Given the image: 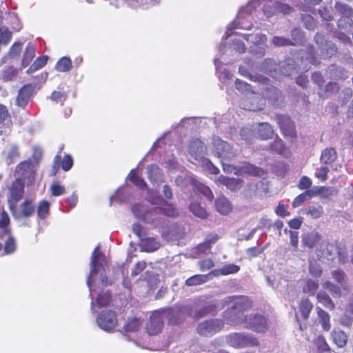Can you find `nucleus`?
Masks as SVG:
<instances>
[{"label":"nucleus","instance_id":"1","mask_svg":"<svg viewBox=\"0 0 353 353\" xmlns=\"http://www.w3.org/2000/svg\"><path fill=\"white\" fill-rule=\"evenodd\" d=\"M233 299L234 303L225 312L224 319L227 323L240 324L243 312L252 308L253 302L246 296H234Z\"/></svg>","mask_w":353,"mask_h":353},{"label":"nucleus","instance_id":"19","mask_svg":"<svg viewBox=\"0 0 353 353\" xmlns=\"http://www.w3.org/2000/svg\"><path fill=\"white\" fill-rule=\"evenodd\" d=\"M19 70L12 65L6 66L0 74V79L3 82L15 81L19 75Z\"/></svg>","mask_w":353,"mask_h":353},{"label":"nucleus","instance_id":"58","mask_svg":"<svg viewBox=\"0 0 353 353\" xmlns=\"http://www.w3.org/2000/svg\"><path fill=\"white\" fill-rule=\"evenodd\" d=\"M146 266L145 261H137L132 270L131 276H135L139 275L145 269Z\"/></svg>","mask_w":353,"mask_h":353},{"label":"nucleus","instance_id":"36","mask_svg":"<svg viewBox=\"0 0 353 353\" xmlns=\"http://www.w3.org/2000/svg\"><path fill=\"white\" fill-rule=\"evenodd\" d=\"M142 248L148 252H154L159 248V243L153 237L144 238L141 240Z\"/></svg>","mask_w":353,"mask_h":353},{"label":"nucleus","instance_id":"13","mask_svg":"<svg viewBox=\"0 0 353 353\" xmlns=\"http://www.w3.org/2000/svg\"><path fill=\"white\" fill-rule=\"evenodd\" d=\"M146 170L148 179L152 184L159 185L164 181L163 172L157 165H148Z\"/></svg>","mask_w":353,"mask_h":353},{"label":"nucleus","instance_id":"11","mask_svg":"<svg viewBox=\"0 0 353 353\" xmlns=\"http://www.w3.org/2000/svg\"><path fill=\"white\" fill-rule=\"evenodd\" d=\"M205 149L203 142L199 139H195L190 142L188 152L195 160L199 161L203 158Z\"/></svg>","mask_w":353,"mask_h":353},{"label":"nucleus","instance_id":"8","mask_svg":"<svg viewBox=\"0 0 353 353\" xmlns=\"http://www.w3.org/2000/svg\"><path fill=\"white\" fill-rule=\"evenodd\" d=\"M105 261L104 254L98 250V247H97L92 254V260H91V270L90 272V275L87 279V285L90 288V295L92 297V279L91 277L97 274L103 268L102 262Z\"/></svg>","mask_w":353,"mask_h":353},{"label":"nucleus","instance_id":"60","mask_svg":"<svg viewBox=\"0 0 353 353\" xmlns=\"http://www.w3.org/2000/svg\"><path fill=\"white\" fill-rule=\"evenodd\" d=\"M312 181L310 179V178H309L307 176H303L300 179L297 186H298L299 189H300V190H307L308 188H310L312 186Z\"/></svg>","mask_w":353,"mask_h":353},{"label":"nucleus","instance_id":"17","mask_svg":"<svg viewBox=\"0 0 353 353\" xmlns=\"http://www.w3.org/2000/svg\"><path fill=\"white\" fill-rule=\"evenodd\" d=\"M54 163L53 168L55 170L54 174H55L59 167V163L63 171H69L73 165V159L70 154H65L63 159L61 161V157L59 155H56Z\"/></svg>","mask_w":353,"mask_h":353},{"label":"nucleus","instance_id":"3","mask_svg":"<svg viewBox=\"0 0 353 353\" xmlns=\"http://www.w3.org/2000/svg\"><path fill=\"white\" fill-rule=\"evenodd\" d=\"M334 8L341 15L337 22L339 28L347 32L351 31L353 28V9L341 1H336Z\"/></svg>","mask_w":353,"mask_h":353},{"label":"nucleus","instance_id":"61","mask_svg":"<svg viewBox=\"0 0 353 353\" xmlns=\"http://www.w3.org/2000/svg\"><path fill=\"white\" fill-rule=\"evenodd\" d=\"M16 245L14 239L10 236L9 237L5 243L4 245V252L6 254H11L15 251Z\"/></svg>","mask_w":353,"mask_h":353},{"label":"nucleus","instance_id":"46","mask_svg":"<svg viewBox=\"0 0 353 353\" xmlns=\"http://www.w3.org/2000/svg\"><path fill=\"white\" fill-rule=\"evenodd\" d=\"M332 336L338 347H343L346 345L347 336L345 332H332Z\"/></svg>","mask_w":353,"mask_h":353},{"label":"nucleus","instance_id":"45","mask_svg":"<svg viewBox=\"0 0 353 353\" xmlns=\"http://www.w3.org/2000/svg\"><path fill=\"white\" fill-rule=\"evenodd\" d=\"M305 213L312 219H319L323 214V208L320 205H309L305 208Z\"/></svg>","mask_w":353,"mask_h":353},{"label":"nucleus","instance_id":"50","mask_svg":"<svg viewBox=\"0 0 353 353\" xmlns=\"http://www.w3.org/2000/svg\"><path fill=\"white\" fill-rule=\"evenodd\" d=\"M241 170L243 173L253 176L259 175L261 171L259 168L250 163L242 166Z\"/></svg>","mask_w":353,"mask_h":353},{"label":"nucleus","instance_id":"63","mask_svg":"<svg viewBox=\"0 0 353 353\" xmlns=\"http://www.w3.org/2000/svg\"><path fill=\"white\" fill-rule=\"evenodd\" d=\"M312 80L314 84L321 88L325 83L324 77L321 72H314L312 74Z\"/></svg>","mask_w":353,"mask_h":353},{"label":"nucleus","instance_id":"40","mask_svg":"<svg viewBox=\"0 0 353 353\" xmlns=\"http://www.w3.org/2000/svg\"><path fill=\"white\" fill-rule=\"evenodd\" d=\"M111 300L112 295L109 290L105 292L101 291L96 298V303L100 307H105L110 304Z\"/></svg>","mask_w":353,"mask_h":353},{"label":"nucleus","instance_id":"22","mask_svg":"<svg viewBox=\"0 0 353 353\" xmlns=\"http://www.w3.org/2000/svg\"><path fill=\"white\" fill-rule=\"evenodd\" d=\"M257 134L262 140L270 139L274 136V130L272 125L266 122L260 123L257 128Z\"/></svg>","mask_w":353,"mask_h":353},{"label":"nucleus","instance_id":"59","mask_svg":"<svg viewBox=\"0 0 353 353\" xmlns=\"http://www.w3.org/2000/svg\"><path fill=\"white\" fill-rule=\"evenodd\" d=\"M291 40L292 42H294L292 46H296L298 43L302 41L303 33L299 28H295L291 30Z\"/></svg>","mask_w":353,"mask_h":353},{"label":"nucleus","instance_id":"23","mask_svg":"<svg viewBox=\"0 0 353 353\" xmlns=\"http://www.w3.org/2000/svg\"><path fill=\"white\" fill-rule=\"evenodd\" d=\"M215 206L217 211L222 214H228L232 210L231 203L223 195L219 196L216 199Z\"/></svg>","mask_w":353,"mask_h":353},{"label":"nucleus","instance_id":"4","mask_svg":"<svg viewBox=\"0 0 353 353\" xmlns=\"http://www.w3.org/2000/svg\"><path fill=\"white\" fill-rule=\"evenodd\" d=\"M325 246V248L321 252L322 255L330 257L332 256L336 252L338 255L339 263L344 264L347 261L348 253L343 242L336 241L334 243H326Z\"/></svg>","mask_w":353,"mask_h":353},{"label":"nucleus","instance_id":"16","mask_svg":"<svg viewBox=\"0 0 353 353\" xmlns=\"http://www.w3.org/2000/svg\"><path fill=\"white\" fill-rule=\"evenodd\" d=\"M224 323L220 319L207 320L199 325V331H220L223 327Z\"/></svg>","mask_w":353,"mask_h":353},{"label":"nucleus","instance_id":"15","mask_svg":"<svg viewBox=\"0 0 353 353\" xmlns=\"http://www.w3.org/2000/svg\"><path fill=\"white\" fill-rule=\"evenodd\" d=\"M234 344L236 347H246L259 345L258 340L254 337L241 336L235 332L233 335Z\"/></svg>","mask_w":353,"mask_h":353},{"label":"nucleus","instance_id":"25","mask_svg":"<svg viewBox=\"0 0 353 353\" xmlns=\"http://www.w3.org/2000/svg\"><path fill=\"white\" fill-rule=\"evenodd\" d=\"M36 48L32 43H28L26 47L21 60V66L26 68L30 65L35 57Z\"/></svg>","mask_w":353,"mask_h":353},{"label":"nucleus","instance_id":"5","mask_svg":"<svg viewBox=\"0 0 353 353\" xmlns=\"http://www.w3.org/2000/svg\"><path fill=\"white\" fill-rule=\"evenodd\" d=\"M96 321L98 326L104 331H111L118 324L117 314L111 310L101 311Z\"/></svg>","mask_w":353,"mask_h":353},{"label":"nucleus","instance_id":"2","mask_svg":"<svg viewBox=\"0 0 353 353\" xmlns=\"http://www.w3.org/2000/svg\"><path fill=\"white\" fill-rule=\"evenodd\" d=\"M168 314V323L172 325H179L183 321V314L179 310L174 308L162 309L152 312L150 318V327L152 331H161L164 326L163 315Z\"/></svg>","mask_w":353,"mask_h":353},{"label":"nucleus","instance_id":"28","mask_svg":"<svg viewBox=\"0 0 353 353\" xmlns=\"http://www.w3.org/2000/svg\"><path fill=\"white\" fill-rule=\"evenodd\" d=\"M129 181L140 190H144L148 188V185L144 179L139 176L137 170H130L128 174Z\"/></svg>","mask_w":353,"mask_h":353},{"label":"nucleus","instance_id":"30","mask_svg":"<svg viewBox=\"0 0 353 353\" xmlns=\"http://www.w3.org/2000/svg\"><path fill=\"white\" fill-rule=\"evenodd\" d=\"M337 158V152L333 148H327L321 152L320 161L323 164H331Z\"/></svg>","mask_w":353,"mask_h":353},{"label":"nucleus","instance_id":"20","mask_svg":"<svg viewBox=\"0 0 353 353\" xmlns=\"http://www.w3.org/2000/svg\"><path fill=\"white\" fill-rule=\"evenodd\" d=\"M240 270V267L233 263H228L224 265L221 268L215 269L212 270L209 274H212L214 276H219L221 275H228L236 274Z\"/></svg>","mask_w":353,"mask_h":353},{"label":"nucleus","instance_id":"43","mask_svg":"<svg viewBox=\"0 0 353 353\" xmlns=\"http://www.w3.org/2000/svg\"><path fill=\"white\" fill-rule=\"evenodd\" d=\"M50 211V203L46 200L41 201L37 207V216L41 219H46Z\"/></svg>","mask_w":353,"mask_h":353},{"label":"nucleus","instance_id":"38","mask_svg":"<svg viewBox=\"0 0 353 353\" xmlns=\"http://www.w3.org/2000/svg\"><path fill=\"white\" fill-rule=\"evenodd\" d=\"M194 192L199 193L205 196L208 200L212 201L214 195L210 188L201 182L194 183Z\"/></svg>","mask_w":353,"mask_h":353},{"label":"nucleus","instance_id":"21","mask_svg":"<svg viewBox=\"0 0 353 353\" xmlns=\"http://www.w3.org/2000/svg\"><path fill=\"white\" fill-rule=\"evenodd\" d=\"M262 94L264 98L273 103L277 102L282 96L281 92L273 85L266 86L263 89Z\"/></svg>","mask_w":353,"mask_h":353},{"label":"nucleus","instance_id":"33","mask_svg":"<svg viewBox=\"0 0 353 353\" xmlns=\"http://www.w3.org/2000/svg\"><path fill=\"white\" fill-rule=\"evenodd\" d=\"M269 147L272 152L281 155L284 154L287 150L283 141L278 135L276 136L274 141L270 144Z\"/></svg>","mask_w":353,"mask_h":353},{"label":"nucleus","instance_id":"39","mask_svg":"<svg viewBox=\"0 0 353 353\" xmlns=\"http://www.w3.org/2000/svg\"><path fill=\"white\" fill-rule=\"evenodd\" d=\"M143 319L141 318L131 317L128 318L126 324L124 325V331H138L142 325Z\"/></svg>","mask_w":353,"mask_h":353},{"label":"nucleus","instance_id":"37","mask_svg":"<svg viewBox=\"0 0 353 353\" xmlns=\"http://www.w3.org/2000/svg\"><path fill=\"white\" fill-rule=\"evenodd\" d=\"M48 60V57L46 55L38 57L32 64L28 68L26 72L28 74H31L42 68L47 64Z\"/></svg>","mask_w":353,"mask_h":353},{"label":"nucleus","instance_id":"10","mask_svg":"<svg viewBox=\"0 0 353 353\" xmlns=\"http://www.w3.org/2000/svg\"><path fill=\"white\" fill-rule=\"evenodd\" d=\"M36 206L34 201L31 199H26L20 204L19 212L16 210L11 212L16 219H28L34 214Z\"/></svg>","mask_w":353,"mask_h":353},{"label":"nucleus","instance_id":"55","mask_svg":"<svg viewBox=\"0 0 353 353\" xmlns=\"http://www.w3.org/2000/svg\"><path fill=\"white\" fill-rule=\"evenodd\" d=\"M316 349L319 353L330 351V347L323 337L319 336L316 341Z\"/></svg>","mask_w":353,"mask_h":353},{"label":"nucleus","instance_id":"42","mask_svg":"<svg viewBox=\"0 0 353 353\" xmlns=\"http://www.w3.org/2000/svg\"><path fill=\"white\" fill-rule=\"evenodd\" d=\"M72 61L70 58L63 57L55 65V69L59 72H68L72 68Z\"/></svg>","mask_w":353,"mask_h":353},{"label":"nucleus","instance_id":"62","mask_svg":"<svg viewBox=\"0 0 353 353\" xmlns=\"http://www.w3.org/2000/svg\"><path fill=\"white\" fill-rule=\"evenodd\" d=\"M303 21L305 23V27L310 30H312L316 27V22L314 19L310 14H305L303 17Z\"/></svg>","mask_w":353,"mask_h":353},{"label":"nucleus","instance_id":"47","mask_svg":"<svg viewBox=\"0 0 353 353\" xmlns=\"http://www.w3.org/2000/svg\"><path fill=\"white\" fill-rule=\"evenodd\" d=\"M317 194L324 198H330L338 194V190L333 187L321 186L317 190Z\"/></svg>","mask_w":353,"mask_h":353},{"label":"nucleus","instance_id":"29","mask_svg":"<svg viewBox=\"0 0 353 353\" xmlns=\"http://www.w3.org/2000/svg\"><path fill=\"white\" fill-rule=\"evenodd\" d=\"M316 299L319 303H321L325 307L330 310L335 309V304L329 294L323 290H320L316 294Z\"/></svg>","mask_w":353,"mask_h":353},{"label":"nucleus","instance_id":"24","mask_svg":"<svg viewBox=\"0 0 353 353\" xmlns=\"http://www.w3.org/2000/svg\"><path fill=\"white\" fill-rule=\"evenodd\" d=\"M316 310L317 313L316 322L321 325L324 331H328L331 326L329 314L319 306L316 307Z\"/></svg>","mask_w":353,"mask_h":353},{"label":"nucleus","instance_id":"27","mask_svg":"<svg viewBox=\"0 0 353 353\" xmlns=\"http://www.w3.org/2000/svg\"><path fill=\"white\" fill-rule=\"evenodd\" d=\"M216 182L221 185H225L231 190H236L240 188V180L234 178H230L224 175H220L216 179Z\"/></svg>","mask_w":353,"mask_h":353},{"label":"nucleus","instance_id":"34","mask_svg":"<svg viewBox=\"0 0 353 353\" xmlns=\"http://www.w3.org/2000/svg\"><path fill=\"white\" fill-rule=\"evenodd\" d=\"M314 192L311 190H307L294 199L292 203V205L294 208H298L301 206L305 201L314 197Z\"/></svg>","mask_w":353,"mask_h":353},{"label":"nucleus","instance_id":"6","mask_svg":"<svg viewBox=\"0 0 353 353\" xmlns=\"http://www.w3.org/2000/svg\"><path fill=\"white\" fill-rule=\"evenodd\" d=\"M275 120L284 137H290L292 141L296 139L297 134L295 124L289 117L283 114H276L275 116Z\"/></svg>","mask_w":353,"mask_h":353},{"label":"nucleus","instance_id":"32","mask_svg":"<svg viewBox=\"0 0 353 353\" xmlns=\"http://www.w3.org/2000/svg\"><path fill=\"white\" fill-rule=\"evenodd\" d=\"M162 201L163 203L161 204V206L157 208L158 209L157 213L161 212L167 216L176 217L179 214L177 209L172 204L168 203L163 199Z\"/></svg>","mask_w":353,"mask_h":353},{"label":"nucleus","instance_id":"57","mask_svg":"<svg viewBox=\"0 0 353 353\" xmlns=\"http://www.w3.org/2000/svg\"><path fill=\"white\" fill-rule=\"evenodd\" d=\"M263 12L264 14L270 18L277 13V9L276 8V1L274 2L272 5L265 4L263 7Z\"/></svg>","mask_w":353,"mask_h":353},{"label":"nucleus","instance_id":"12","mask_svg":"<svg viewBox=\"0 0 353 353\" xmlns=\"http://www.w3.org/2000/svg\"><path fill=\"white\" fill-rule=\"evenodd\" d=\"M34 92V87L30 83H28L22 86L19 92L16 99V104L24 108L31 97H32Z\"/></svg>","mask_w":353,"mask_h":353},{"label":"nucleus","instance_id":"9","mask_svg":"<svg viewBox=\"0 0 353 353\" xmlns=\"http://www.w3.org/2000/svg\"><path fill=\"white\" fill-rule=\"evenodd\" d=\"M23 194L24 183L20 179H16L10 188L8 203L11 211L15 210L17 203L23 198Z\"/></svg>","mask_w":353,"mask_h":353},{"label":"nucleus","instance_id":"51","mask_svg":"<svg viewBox=\"0 0 353 353\" xmlns=\"http://www.w3.org/2000/svg\"><path fill=\"white\" fill-rule=\"evenodd\" d=\"M276 8L277 13H282L283 14H289L294 11V8L292 6L281 1H276Z\"/></svg>","mask_w":353,"mask_h":353},{"label":"nucleus","instance_id":"64","mask_svg":"<svg viewBox=\"0 0 353 353\" xmlns=\"http://www.w3.org/2000/svg\"><path fill=\"white\" fill-rule=\"evenodd\" d=\"M332 277L339 283H342L346 279L345 272L341 269H337L332 272Z\"/></svg>","mask_w":353,"mask_h":353},{"label":"nucleus","instance_id":"14","mask_svg":"<svg viewBox=\"0 0 353 353\" xmlns=\"http://www.w3.org/2000/svg\"><path fill=\"white\" fill-rule=\"evenodd\" d=\"M132 212L138 219L143 220L144 222H150L152 218L148 216V214H157L158 209L152 208L145 210L144 205L140 203H134L131 208Z\"/></svg>","mask_w":353,"mask_h":353},{"label":"nucleus","instance_id":"7","mask_svg":"<svg viewBox=\"0 0 353 353\" xmlns=\"http://www.w3.org/2000/svg\"><path fill=\"white\" fill-rule=\"evenodd\" d=\"M241 323L245 324V328L254 331H265L268 329L267 319L260 314H251L245 316Z\"/></svg>","mask_w":353,"mask_h":353},{"label":"nucleus","instance_id":"18","mask_svg":"<svg viewBox=\"0 0 353 353\" xmlns=\"http://www.w3.org/2000/svg\"><path fill=\"white\" fill-rule=\"evenodd\" d=\"M339 90L340 86L337 82L329 81L323 88H320L318 95L322 99H326L332 94H337Z\"/></svg>","mask_w":353,"mask_h":353},{"label":"nucleus","instance_id":"41","mask_svg":"<svg viewBox=\"0 0 353 353\" xmlns=\"http://www.w3.org/2000/svg\"><path fill=\"white\" fill-rule=\"evenodd\" d=\"M189 210L196 216L201 219H207L208 214L205 208H203L199 203H192L189 206Z\"/></svg>","mask_w":353,"mask_h":353},{"label":"nucleus","instance_id":"56","mask_svg":"<svg viewBox=\"0 0 353 353\" xmlns=\"http://www.w3.org/2000/svg\"><path fill=\"white\" fill-rule=\"evenodd\" d=\"M305 58L310 63L313 65H316L320 63V61L318 57H316L314 47L310 46L308 48Z\"/></svg>","mask_w":353,"mask_h":353},{"label":"nucleus","instance_id":"54","mask_svg":"<svg viewBox=\"0 0 353 353\" xmlns=\"http://www.w3.org/2000/svg\"><path fill=\"white\" fill-rule=\"evenodd\" d=\"M68 97V94L65 92L63 91H53L51 93V95L50 97V99L52 101H55L57 103L58 102H63L65 101Z\"/></svg>","mask_w":353,"mask_h":353},{"label":"nucleus","instance_id":"49","mask_svg":"<svg viewBox=\"0 0 353 353\" xmlns=\"http://www.w3.org/2000/svg\"><path fill=\"white\" fill-rule=\"evenodd\" d=\"M272 43L276 47L290 46L293 45L294 42L288 38L275 36L272 38Z\"/></svg>","mask_w":353,"mask_h":353},{"label":"nucleus","instance_id":"31","mask_svg":"<svg viewBox=\"0 0 353 353\" xmlns=\"http://www.w3.org/2000/svg\"><path fill=\"white\" fill-rule=\"evenodd\" d=\"M313 304L308 299H303L299 304V312L303 320L307 321L312 310Z\"/></svg>","mask_w":353,"mask_h":353},{"label":"nucleus","instance_id":"35","mask_svg":"<svg viewBox=\"0 0 353 353\" xmlns=\"http://www.w3.org/2000/svg\"><path fill=\"white\" fill-rule=\"evenodd\" d=\"M208 274H195L185 281V285L187 286H196L203 284L208 281Z\"/></svg>","mask_w":353,"mask_h":353},{"label":"nucleus","instance_id":"44","mask_svg":"<svg viewBox=\"0 0 353 353\" xmlns=\"http://www.w3.org/2000/svg\"><path fill=\"white\" fill-rule=\"evenodd\" d=\"M12 32L6 26L0 27V44L7 46L11 41Z\"/></svg>","mask_w":353,"mask_h":353},{"label":"nucleus","instance_id":"53","mask_svg":"<svg viewBox=\"0 0 353 353\" xmlns=\"http://www.w3.org/2000/svg\"><path fill=\"white\" fill-rule=\"evenodd\" d=\"M23 43L21 42H14L10 47L8 54L10 57H18L21 52Z\"/></svg>","mask_w":353,"mask_h":353},{"label":"nucleus","instance_id":"48","mask_svg":"<svg viewBox=\"0 0 353 353\" xmlns=\"http://www.w3.org/2000/svg\"><path fill=\"white\" fill-rule=\"evenodd\" d=\"M319 286V285L317 281L308 279L303 288V291L305 293H309L314 295L318 290Z\"/></svg>","mask_w":353,"mask_h":353},{"label":"nucleus","instance_id":"26","mask_svg":"<svg viewBox=\"0 0 353 353\" xmlns=\"http://www.w3.org/2000/svg\"><path fill=\"white\" fill-rule=\"evenodd\" d=\"M321 239V235L316 231H312L303 236V243L310 249L313 248Z\"/></svg>","mask_w":353,"mask_h":353},{"label":"nucleus","instance_id":"52","mask_svg":"<svg viewBox=\"0 0 353 353\" xmlns=\"http://www.w3.org/2000/svg\"><path fill=\"white\" fill-rule=\"evenodd\" d=\"M51 194L54 196H58L63 194L65 192V187L61 185L59 181L54 182L51 187Z\"/></svg>","mask_w":353,"mask_h":353}]
</instances>
